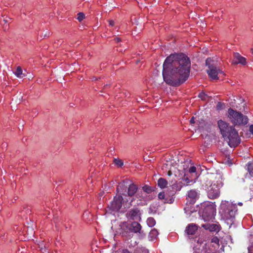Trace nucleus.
I'll return each instance as SVG.
<instances>
[{
    "mask_svg": "<svg viewBox=\"0 0 253 253\" xmlns=\"http://www.w3.org/2000/svg\"><path fill=\"white\" fill-rule=\"evenodd\" d=\"M191 62L183 53L171 54L163 64V77L166 83L172 86H179L189 78Z\"/></svg>",
    "mask_w": 253,
    "mask_h": 253,
    "instance_id": "obj_1",
    "label": "nucleus"
},
{
    "mask_svg": "<svg viewBox=\"0 0 253 253\" xmlns=\"http://www.w3.org/2000/svg\"><path fill=\"white\" fill-rule=\"evenodd\" d=\"M218 126L224 140L231 147H235L241 142L238 132L234 127L221 120L217 122Z\"/></svg>",
    "mask_w": 253,
    "mask_h": 253,
    "instance_id": "obj_2",
    "label": "nucleus"
},
{
    "mask_svg": "<svg viewBox=\"0 0 253 253\" xmlns=\"http://www.w3.org/2000/svg\"><path fill=\"white\" fill-rule=\"evenodd\" d=\"M228 118L235 125H246L248 122L247 116L243 115L241 113L230 108L228 110Z\"/></svg>",
    "mask_w": 253,
    "mask_h": 253,
    "instance_id": "obj_3",
    "label": "nucleus"
},
{
    "mask_svg": "<svg viewBox=\"0 0 253 253\" xmlns=\"http://www.w3.org/2000/svg\"><path fill=\"white\" fill-rule=\"evenodd\" d=\"M206 64L208 67V69L207 71V73L212 80L218 79V75L223 74V72L216 67L214 64V61L211 58H208L206 59Z\"/></svg>",
    "mask_w": 253,
    "mask_h": 253,
    "instance_id": "obj_4",
    "label": "nucleus"
},
{
    "mask_svg": "<svg viewBox=\"0 0 253 253\" xmlns=\"http://www.w3.org/2000/svg\"><path fill=\"white\" fill-rule=\"evenodd\" d=\"M123 198L121 195H117L114 197L113 200L108 205V208L111 211H118L121 208Z\"/></svg>",
    "mask_w": 253,
    "mask_h": 253,
    "instance_id": "obj_5",
    "label": "nucleus"
},
{
    "mask_svg": "<svg viewBox=\"0 0 253 253\" xmlns=\"http://www.w3.org/2000/svg\"><path fill=\"white\" fill-rule=\"evenodd\" d=\"M214 209L212 205H207L202 210V218L204 221H207L213 218Z\"/></svg>",
    "mask_w": 253,
    "mask_h": 253,
    "instance_id": "obj_6",
    "label": "nucleus"
},
{
    "mask_svg": "<svg viewBox=\"0 0 253 253\" xmlns=\"http://www.w3.org/2000/svg\"><path fill=\"white\" fill-rule=\"evenodd\" d=\"M222 186H219L215 183H212L208 190V196L210 199H215L220 195L219 189Z\"/></svg>",
    "mask_w": 253,
    "mask_h": 253,
    "instance_id": "obj_7",
    "label": "nucleus"
},
{
    "mask_svg": "<svg viewBox=\"0 0 253 253\" xmlns=\"http://www.w3.org/2000/svg\"><path fill=\"white\" fill-rule=\"evenodd\" d=\"M211 179L212 180V183H215L219 186L223 185V181L225 178L222 172H216L215 173H212L211 176Z\"/></svg>",
    "mask_w": 253,
    "mask_h": 253,
    "instance_id": "obj_8",
    "label": "nucleus"
},
{
    "mask_svg": "<svg viewBox=\"0 0 253 253\" xmlns=\"http://www.w3.org/2000/svg\"><path fill=\"white\" fill-rule=\"evenodd\" d=\"M140 211L137 208L131 209L127 213L126 216L128 218L132 220H136L140 218Z\"/></svg>",
    "mask_w": 253,
    "mask_h": 253,
    "instance_id": "obj_9",
    "label": "nucleus"
},
{
    "mask_svg": "<svg viewBox=\"0 0 253 253\" xmlns=\"http://www.w3.org/2000/svg\"><path fill=\"white\" fill-rule=\"evenodd\" d=\"M234 59L232 62L234 64H241L243 65H245L247 64L246 59L241 56L239 53H234Z\"/></svg>",
    "mask_w": 253,
    "mask_h": 253,
    "instance_id": "obj_10",
    "label": "nucleus"
},
{
    "mask_svg": "<svg viewBox=\"0 0 253 253\" xmlns=\"http://www.w3.org/2000/svg\"><path fill=\"white\" fill-rule=\"evenodd\" d=\"M127 228L131 232H133L134 233H138L140 232V231L141 229V226L138 222L134 221L130 224H128L127 225Z\"/></svg>",
    "mask_w": 253,
    "mask_h": 253,
    "instance_id": "obj_11",
    "label": "nucleus"
},
{
    "mask_svg": "<svg viewBox=\"0 0 253 253\" xmlns=\"http://www.w3.org/2000/svg\"><path fill=\"white\" fill-rule=\"evenodd\" d=\"M224 212L225 214L229 215V216L232 218L234 217L235 215V213L237 211L236 208L232 205H228L227 206L226 209L224 208Z\"/></svg>",
    "mask_w": 253,
    "mask_h": 253,
    "instance_id": "obj_12",
    "label": "nucleus"
},
{
    "mask_svg": "<svg viewBox=\"0 0 253 253\" xmlns=\"http://www.w3.org/2000/svg\"><path fill=\"white\" fill-rule=\"evenodd\" d=\"M202 226L206 230L210 231L217 232L219 230V226L215 224L206 223L202 225Z\"/></svg>",
    "mask_w": 253,
    "mask_h": 253,
    "instance_id": "obj_13",
    "label": "nucleus"
},
{
    "mask_svg": "<svg viewBox=\"0 0 253 253\" xmlns=\"http://www.w3.org/2000/svg\"><path fill=\"white\" fill-rule=\"evenodd\" d=\"M198 230V226L194 223L188 224L185 231L188 235H194Z\"/></svg>",
    "mask_w": 253,
    "mask_h": 253,
    "instance_id": "obj_14",
    "label": "nucleus"
},
{
    "mask_svg": "<svg viewBox=\"0 0 253 253\" xmlns=\"http://www.w3.org/2000/svg\"><path fill=\"white\" fill-rule=\"evenodd\" d=\"M138 189V187L136 185L131 183L129 184L128 187L127 188V195L128 196L131 197L133 196L136 192Z\"/></svg>",
    "mask_w": 253,
    "mask_h": 253,
    "instance_id": "obj_15",
    "label": "nucleus"
},
{
    "mask_svg": "<svg viewBox=\"0 0 253 253\" xmlns=\"http://www.w3.org/2000/svg\"><path fill=\"white\" fill-rule=\"evenodd\" d=\"M166 196L163 201L164 203L172 204L174 200V192L173 191L170 194L166 193Z\"/></svg>",
    "mask_w": 253,
    "mask_h": 253,
    "instance_id": "obj_16",
    "label": "nucleus"
},
{
    "mask_svg": "<svg viewBox=\"0 0 253 253\" xmlns=\"http://www.w3.org/2000/svg\"><path fill=\"white\" fill-rule=\"evenodd\" d=\"M168 185V181L163 178H160L158 181V185L161 188H165Z\"/></svg>",
    "mask_w": 253,
    "mask_h": 253,
    "instance_id": "obj_17",
    "label": "nucleus"
},
{
    "mask_svg": "<svg viewBox=\"0 0 253 253\" xmlns=\"http://www.w3.org/2000/svg\"><path fill=\"white\" fill-rule=\"evenodd\" d=\"M187 196L189 198H191L192 200H194L196 198L197 196V192L194 190H190L188 192Z\"/></svg>",
    "mask_w": 253,
    "mask_h": 253,
    "instance_id": "obj_18",
    "label": "nucleus"
},
{
    "mask_svg": "<svg viewBox=\"0 0 253 253\" xmlns=\"http://www.w3.org/2000/svg\"><path fill=\"white\" fill-rule=\"evenodd\" d=\"M127 188L126 182L123 181L122 182L120 183L119 186H118L117 188V191L119 192L120 190H122L123 191L126 189Z\"/></svg>",
    "mask_w": 253,
    "mask_h": 253,
    "instance_id": "obj_19",
    "label": "nucleus"
},
{
    "mask_svg": "<svg viewBox=\"0 0 253 253\" xmlns=\"http://www.w3.org/2000/svg\"><path fill=\"white\" fill-rule=\"evenodd\" d=\"M147 223L149 227H153L155 225L156 221L153 217H149L147 220Z\"/></svg>",
    "mask_w": 253,
    "mask_h": 253,
    "instance_id": "obj_20",
    "label": "nucleus"
},
{
    "mask_svg": "<svg viewBox=\"0 0 253 253\" xmlns=\"http://www.w3.org/2000/svg\"><path fill=\"white\" fill-rule=\"evenodd\" d=\"M143 190L147 194H149L153 191V189L151 187L148 185H145L142 187Z\"/></svg>",
    "mask_w": 253,
    "mask_h": 253,
    "instance_id": "obj_21",
    "label": "nucleus"
},
{
    "mask_svg": "<svg viewBox=\"0 0 253 253\" xmlns=\"http://www.w3.org/2000/svg\"><path fill=\"white\" fill-rule=\"evenodd\" d=\"M15 75L18 78H21L22 77V68L20 66H18L17 68L16 71L15 72Z\"/></svg>",
    "mask_w": 253,
    "mask_h": 253,
    "instance_id": "obj_22",
    "label": "nucleus"
},
{
    "mask_svg": "<svg viewBox=\"0 0 253 253\" xmlns=\"http://www.w3.org/2000/svg\"><path fill=\"white\" fill-rule=\"evenodd\" d=\"M248 170L250 175L253 177V163H249L248 166Z\"/></svg>",
    "mask_w": 253,
    "mask_h": 253,
    "instance_id": "obj_23",
    "label": "nucleus"
},
{
    "mask_svg": "<svg viewBox=\"0 0 253 253\" xmlns=\"http://www.w3.org/2000/svg\"><path fill=\"white\" fill-rule=\"evenodd\" d=\"M114 161V163L120 167L123 166L124 165V163L122 160L115 159Z\"/></svg>",
    "mask_w": 253,
    "mask_h": 253,
    "instance_id": "obj_24",
    "label": "nucleus"
},
{
    "mask_svg": "<svg viewBox=\"0 0 253 253\" xmlns=\"http://www.w3.org/2000/svg\"><path fill=\"white\" fill-rule=\"evenodd\" d=\"M198 97L203 100H207L208 97V95L203 92H200L198 95Z\"/></svg>",
    "mask_w": 253,
    "mask_h": 253,
    "instance_id": "obj_25",
    "label": "nucleus"
},
{
    "mask_svg": "<svg viewBox=\"0 0 253 253\" xmlns=\"http://www.w3.org/2000/svg\"><path fill=\"white\" fill-rule=\"evenodd\" d=\"M84 18H85V15L83 13L79 12L78 14L77 19L79 21H80V22L82 21Z\"/></svg>",
    "mask_w": 253,
    "mask_h": 253,
    "instance_id": "obj_26",
    "label": "nucleus"
},
{
    "mask_svg": "<svg viewBox=\"0 0 253 253\" xmlns=\"http://www.w3.org/2000/svg\"><path fill=\"white\" fill-rule=\"evenodd\" d=\"M166 196V194L164 192H160L158 194V198L160 200H162L163 201H164L165 197Z\"/></svg>",
    "mask_w": 253,
    "mask_h": 253,
    "instance_id": "obj_27",
    "label": "nucleus"
},
{
    "mask_svg": "<svg viewBox=\"0 0 253 253\" xmlns=\"http://www.w3.org/2000/svg\"><path fill=\"white\" fill-rule=\"evenodd\" d=\"M183 180H184L186 182V184L187 185H190L191 182H192V180H190L188 177H186V175H184V176L183 177Z\"/></svg>",
    "mask_w": 253,
    "mask_h": 253,
    "instance_id": "obj_28",
    "label": "nucleus"
},
{
    "mask_svg": "<svg viewBox=\"0 0 253 253\" xmlns=\"http://www.w3.org/2000/svg\"><path fill=\"white\" fill-rule=\"evenodd\" d=\"M134 253H149V251L147 250H137Z\"/></svg>",
    "mask_w": 253,
    "mask_h": 253,
    "instance_id": "obj_29",
    "label": "nucleus"
},
{
    "mask_svg": "<svg viewBox=\"0 0 253 253\" xmlns=\"http://www.w3.org/2000/svg\"><path fill=\"white\" fill-rule=\"evenodd\" d=\"M196 168L194 166L191 167L188 169V171L190 173H195L196 172Z\"/></svg>",
    "mask_w": 253,
    "mask_h": 253,
    "instance_id": "obj_30",
    "label": "nucleus"
},
{
    "mask_svg": "<svg viewBox=\"0 0 253 253\" xmlns=\"http://www.w3.org/2000/svg\"><path fill=\"white\" fill-rule=\"evenodd\" d=\"M132 202V200H131V201L129 203H126L125 204H123V206L124 208H129L131 206V202Z\"/></svg>",
    "mask_w": 253,
    "mask_h": 253,
    "instance_id": "obj_31",
    "label": "nucleus"
},
{
    "mask_svg": "<svg viewBox=\"0 0 253 253\" xmlns=\"http://www.w3.org/2000/svg\"><path fill=\"white\" fill-rule=\"evenodd\" d=\"M211 242L218 244L219 239L216 237H214L211 239Z\"/></svg>",
    "mask_w": 253,
    "mask_h": 253,
    "instance_id": "obj_32",
    "label": "nucleus"
},
{
    "mask_svg": "<svg viewBox=\"0 0 253 253\" xmlns=\"http://www.w3.org/2000/svg\"><path fill=\"white\" fill-rule=\"evenodd\" d=\"M158 233L156 229H152L150 232V234L152 235L153 236H157L158 235Z\"/></svg>",
    "mask_w": 253,
    "mask_h": 253,
    "instance_id": "obj_33",
    "label": "nucleus"
},
{
    "mask_svg": "<svg viewBox=\"0 0 253 253\" xmlns=\"http://www.w3.org/2000/svg\"><path fill=\"white\" fill-rule=\"evenodd\" d=\"M9 19H10V18L6 17L5 18H4L3 19V21L4 23V24H5V23L8 22Z\"/></svg>",
    "mask_w": 253,
    "mask_h": 253,
    "instance_id": "obj_34",
    "label": "nucleus"
},
{
    "mask_svg": "<svg viewBox=\"0 0 253 253\" xmlns=\"http://www.w3.org/2000/svg\"><path fill=\"white\" fill-rule=\"evenodd\" d=\"M121 252V253H130L127 249H123Z\"/></svg>",
    "mask_w": 253,
    "mask_h": 253,
    "instance_id": "obj_35",
    "label": "nucleus"
},
{
    "mask_svg": "<svg viewBox=\"0 0 253 253\" xmlns=\"http://www.w3.org/2000/svg\"><path fill=\"white\" fill-rule=\"evenodd\" d=\"M109 25L111 26H113L115 24V22L113 20H109Z\"/></svg>",
    "mask_w": 253,
    "mask_h": 253,
    "instance_id": "obj_36",
    "label": "nucleus"
},
{
    "mask_svg": "<svg viewBox=\"0 0 253 253\" xmlns=\"http://www.w3.org/2000/svg\"><path fill=\"white\" fill-rule=\"evenodd\" d=\"M249 130L251 133L253 134V125L250 126Z\"/></svg>",
    "mask_w": 253,
    "mask_h": 253,
    "instance_id": "obj_37",
    "label": "nucleus"
},
{
    "mask_svg": "<svg viewBox=\"0 0 253 253\" xmlns=\"http://www.w3.org/2000/svg\"><path fill=\"white\" fill-rule=\"evenodd\" d=\"M190 124H194V123H195V118H194V117H193L191 119V120H190Z\"/></svg>",
    "mask_w": 253,
    "mask_h": 253,
    "instance_id": "obj_38",
    "label": "nucleus"
},
{
    "mask_svg": "<svg viewBox=\"0 0 253 253\" xmlns=\"http://www.w3.org/2000/svg\"><path fill=\"white\" fill-rule=\"evenodd\" d=\"M114 41H116L117 42H119L121 41V40L119 38H114Z\"/></svg>",
    "mask_w": 253,
    "mask_h": 253,
    "instance_id": "obj_39",
    "label": "nucleus"
},
{
    "mask_svg": "<svg viewBox=\"0 0 253 253\" xmlns=\"http://www.w3.org/2000/svg\"><path fill=\"white\" fill-rule=\"evenodd\" d=\"M171 174H172V172H171V171L170 170H169V171H168V175L169 176H171Z\"/></svg>",
    "mask_w": 253,
    "mask_h": 253,
    "instance_id": "obj_40",
    "label": "nucleus"
},
{
    "mask_svg": "<svg viewBox=\"0 0 253 253\" xmlns=\"http://www.w3.org/2000/svg\"><path fill=\"white\" fill-rule=\"evenodd\" d=\"M251 51H252V53L253 54V49H252Z\"/></svg>",
    "mask_w": 253,
    "mask_h": 253,
    "instance_id": "obj_41",
    "label": "nucleus"
}]
</instances>
